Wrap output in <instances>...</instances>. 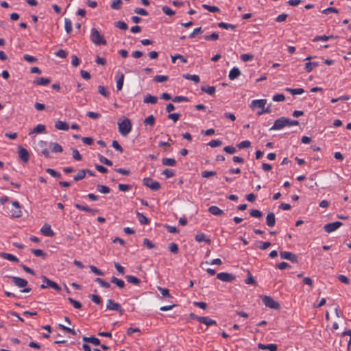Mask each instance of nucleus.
<instances>
[{"mask_svg": "<svg viewBox=\"0 0 351 351\" xmlns=\"http://www.w3.org/2000/svg\"><path fill=\"white\" fill-rule=\"evenodd\" d=\"M299 121L298 120H291L285 117H282L279 119H277L272 127L270 128V130H279L287 126H292V125H298Z\"/></svg>", "mask_w": 351, "mask_h": 351, "instance_id": "f257e3e1", "label": "nucleus"}, {"mask_svg": "<svg viewBox=\"0 0 351 351\" xmlns=\"http://www.w3.org/2000/svg\"><path fill=\"white\" fill-rule=\"evenodd\" d=\"M118 128L119 133L122 136H126L132 130L131 121L125 118L122 121L118 122Z\"/></svg>", "mask_w": 351, "mask_h": 351, "instance_id": "f03ea898", "label": "nucleus"}, {"mask_svg": "<svg viewBox=\"0 0 351 351\" xmlns=\"http://www.w3.org/2000/svg\"><path fill=\"white\" fill-rule=\"evenodd\" d=\"M91 41L96 45H106V40H105L103 35H101L99 31L95 28L91 29L90 36Z\"/></svg>", "mask_w": 351, "mask_h": 351, "instance_id": "7ed1b4c3", "label": "nucleus"}, {"mask_svg": "<svg viewBox=\"0 0 351 351\" xmlns=\"http://www.w3.org/2000/svg\"><path fill=\"white\" fill-rule=\"evenodd\" d=\"M11 278L16 286H17L19 288H24L23 290L21 291V292L28 293L31 291V288L25 287L27 285V281L25 279L16 276H11Z\"/></svg>", "mask_w": 351, "mask_h": 351, "instance_id": "20e7f679", "label": "nucleus"}, {"mask_svg": "<svg viewBox=\"0 0 351 351\" xmlns=\"http://www.w3.org/2000/svg\"><path fill=\"white\" fill-rule=\"evenodd\" d=\"M43 281L45 284L41 285L40 288L41 289H46L48 287H51L54 290L57 291H61V287L54 281L51 280L50 279L47 278L46 276H43L41 277Z\"/></svg>", "mask_w": 351, "mask_h": 351, "instance_id": "39448f33", "label": "nucleus"}, {"mask_svg": "<svg viewBox=\"0 0 351 351\" xmlns=\"http://www.w3.org/2000/svg\"><path fill=\"white\" fill-rule=\"evenodd\" d=\"M37 152L42 155H43L45 158H51V155L49 149H47V142L45 141H39L37 145Z\"/></svg>", "mask_w": 351, "mask_h": 351, "instance_id": "423d86ee", "label": "nucleus"}, {"mask_svg": "<svg viewBox=\"0 0 351 351\" xmlns=\"http://www.w3.org/2000/svg\"><path fill=\"white\" fill-rule=\"evenodd\" d=\"M263 304L270 308L278 310L280 308V304L276 302L271 297L265 295L262 298Z\"/></svg>", "mask_w": 351, "mask_h": 351, "instance_id": "0eeeda50", "label": "nucleus"}, {"mask_svg": "<svg viewBox=\"0 0 351 351\" xmlns=\"http://www.w3.org/2000/svg\"><path fill=\"white\" fill-rule=\"evenodd\" d=\"M143 184L153 191H158L160 188V184L150 178H145L143 180Z\"/></svg>", "mask_w": 351, "mask_h": 351, "instance_id": "6e6552de", "label": "nucleus"}, {"mask_svg": "<svg viewBox=\"0 0 351 351\" xmlns=\"http://www.w3.org/2000/svg\"><path fill=\"white\" fill-rule=\"evenodd\" d=\"M106 308L107 309L116 311L119 312L120 314H123V309L119 303L114 302L111 299L107 300Z\"/></svg>", "mask_w": 351, "mask_h": 351, "instance_id": "1a4fd4ad", "label": "nucleus"}, {"mask_svg": "<svg viewBox=\"0 0 351 351\" xmlns=\"http://www.w3.org/2000/svg\"><path fill=\"white\" fill-rule=\"evenodd\" d=\"M342 225H343L342 222L335 221L333 223H329L326 224L324 226V229L327 233H331L332 232H334L335 230L338 229Z\"/></svg>", "mask_w": 351, "mask_h": 351, "instance_id": "9d476101", "label": "nucleus"}, {"mask_svg": "<svg viewBox=\"0 0 351 351\" xmlns=\"http://www.w3.org/2000/svg\"><path fill=\"white\" fill-rule=\"evenodd\" d=\"M280 256L283 259H287L292 263H298V257L295 254L289 252H280Z\"/></svg>", "mask_w": 351, "mask_h": 351, "instance_id": "9b49d317", "label": "nucleus"}, {"mask_svg": "<svg viewBox=\"0 0 351 351\" xmlns=\"http://www.w3.org/2000/svg\"><path fill=\"white\" fill-rule=\"evenodd\" d=\"M217 278L223 282H231L235 279L234 275L226 272L219 273Z\"/></svg>", "mask_w": 351, "mask_h": 351, "instance_id": "f8f14e48", "label": "nucleus"}, {"mask_svg": "<svg viewBox=\"0 0 351 351\" xmlns=\"http://www.w3.org/2000/svg\"><path fill=\"white\" fill-rule=\"evenodd\" d=\"M19 157L21 159V160H23L24 162H28L29 158V154L28 151L26 149H25L22 147H19Z\"/></svg>", "mask_w": 351, "mask_h": 351, "instance_id": "ddd939ff", "label": "nucleus"}, {"mask_svg": "<svg viewBox=\"0 0 351 351\" xmlns=\"http://www.w3.org/2000/svg\"><path fill=\"white\" fill-rule=\"evenodd\" d=\"M41 233L47 237H53L54 232L51 230V226L48 223H45L40 229Z\"/></svg>", "mask_w": 351, "mask_h": 351, "instance_id": "4468645a", "label": "nucleus"}, {"mask_svg": "<svg viewBox=\"0 0 351 351\" xmlns=\"http://www.w3.org/2000/svg\"><path fill=\"white\" fill-rule=\"evenodd\" d=\"M267 103V100L264 99L253 100L250 104L252 108H260L263 109Z\"/></svg>", "mask_w": 351, "mask_h": 351, "instance_id": "2eb2a0df", "label": "nucleus"}, {"mask_svg": "<svg viewBox=\"0 0 351 351\" xmlns=\"http://www.w3.org/2000/svg\"><path fill=\"white\" fill-rule=\"evenodd\" d=\"M266 223L269 227H273L276 223V217L274 213H269L266 217Z\"/></svg>", "mask_w": 351, "mask_h": 351, "instance_id": "dca6fc26", "label": "nucleus"}, {"mask_svg": "<svg viewBox=\"0 0 351 351\" xmlns=\"http://www.w3.org/2000/svg\"><path fill=\"white\" fill-rule=\"evenodd\" d=\"M45 131H46L45 125H43V124H38L33 130H32L29 132V135H31L32 134L45 133Z\"/></svg>", "mask_w": 351, "mask_h": 351, "instance_id": "f3484780", "label": "nucleus"}, {"mask_svg": "<svg viewBox=\"0 0 351 351\" xmlns=\"http://www.w3.org/2000/svg\"><path fill=\"white\" fill-rule=\"evenodd\" d=\"M197 320L200 323H202L207 326H211L213 324H216V322L208 317H201L200 318H197Z\"/></svg>", "mask_w": 351, "mask_h": 351, "instance_id": "a211bd4d", "label": "nucleus"}, {"mask_svg": "<svg viewBox=\"0 0 351 351\" xmlns=\"http://www.w3.org/2000/svg\"><path fill=\"white\" fill-rule=\"evenodd\" d=\"M240 75H241L240 70L237 67H234L229 72L228 77L230 80H234L236 78H237Z\"/></svg>", "mask_w": 351, "mask_h": 351, "instance_id": "6ab92c4d", "label": "nucleus"}, {"mask_svg": "<svg viewBox=\"0 0 351 351\" xmlns=\"http://www.w3.org/2000/svg\"><path fill=\"white\" fill-rule=\"evenodd\" d=\"M208 211L215 216H221L223 215V211L216 206H211L208 208Z\"/></svg>", "mask_w": 351, "mask_h": 351, "instance_id": "aec40b11", "label": "nucleus"}, {"mask_svg": "<svg viewBox=\"0 0 351 351\" xmlns=\"http://www.w3.org/2000/svg\"><path fill=\"white\" fill-rule=\"evenodd\" d=\"M83 341L86 343H90L95 346H99L100 345V340L98 338H96L95 337H84L82 338Z\"/></svg>", "mask_w": 351, "mask_h": 351, "instance_id": "412c9836", "label": "nucleus"}, {"mask_svg": "<svg viewBox=\"0 0 351 351\" xmlns=\"http://www.w3.org/2000/svg\"><path fill=\"white\" fill-rule=\"evenodd\" d=\"M55 128L58 130L66 131L69 130V126L66 122L58 121L55 124Z\"/></svg>", "mask_w": 351, "mask_h": 351, "instance_id": "4be33fe9", "label": "nucleus"}, {"mask_svg": "<svg viewBox=\"0 0 351 351\" xmlns=\"http://www.w3.org/2000/svg\"><path fill=\"white\" fill-rule=\"evenodd\" d=\"M0 256L5 259H7L10 261H12V262H15V263H18L19 261V260L17 257H16L15 256H14L11 254L1 252V253H0Z\"/></svg>", "mask_w": 351, "mask_h": 351, "instance_id": "5701e85b", "label": "nucleus"}, {"mask_svg": "<svg viewBox=\"0 0 351 351\" xmlns=\"http://www.w3.org/2000/svg\"><path fill=\"white\" fill-rule=\"evenodd\" d=\"M49 147L54 153H61L63 151L62 147L58 143H50Z\"/></svg>", "mask_w": 351, "mask_h": 351, "instance_id": "b1692460", "label": "nucleus"}, {"mask_svg": "<svg viewBox=\"0 0 351 351\" xmlns=\"http://www.w3.org/2000/svg\"><path fill=\"white\" fill-rule=\"evenodd\" d=\"M157 101H158L157 97L152 96L150 94H147V95H145V97H144V100H143L144 103L152 104H156Z\"/></svg>", "mask_w": 351, "mask_h": 351, "instance_id": "393cba45", "label": "nucleus"}, {"mask_svg": "<svg viewBox=\"0 0 351 351\" xmlns=\"http://www.w3.org/2000/svg\"><path fill=\"white\" fill-rule=\"evenodd\" d=\"M51 82V80L47 77H38L36 80L34 81V84L37 85H48Z\"/></svg>", "mask_w": 351, "mask_h": 351, "instance_id": "a878e982", "label": "nucleus"}, {"mask_svg": "<svg viewBox=\"0 0 351 351\" xmlns=\"http://www.w3.org/2000/svg\"><path fill=\"white\" fill-rule=\"evenodd\" d=\"M201 90L202 92L208 93L210 95H213L215 93V86H201Z\"/></svg>", "mask_w": 351, "mask_h": 351, "instance_id": "bb28decb", "label": "nucleus"}, {"mask_svg": "<svg viewBox=\"0 0 351 351\" xmlns=\"http://www.w3.org/2000/svg\"><path fill=\"white\" fill-rule=\"evenodd\" d=\"M86 174V170L81 169L77 172L76 176H74L73 180L75 182L80 181L85 178Z\"/></svg>", "mask_w": 351, "mask_h": 351, "instance_id": "cd10ccee", "label": "nucleus"}, {"mask_svg": "<svg viewBox=\"0 0 351 351\" xmlns=\"http://www.w3.org/2000/svg\"><path fill=\"white\" fill-rule=\"evenodd\" d=\"M111 282L115 284L120 289H123L125 287L124 281L114 276L111 278Z\"/></svg>", "mask_w": 351, "mask_h": 351, "instance_id": "c85d7f7f", "label": "nucleus"}, {"mask_svg": "<svg viewBox=\"0 0 351 351\" xmlns=\"http://www.w3.org/2000/svg\"><path fill=\"white\" fill-rule=\"evenodd\" d=\"M195 239L197 242L205 241L207 243H210V240L207 239L204 233H199L196 234Z\"/></svg>", "mask_w": 351, "mask_h": 351, "instance_id": "c756f323", "label": "nucleus"}, {"mask_svg": "<svg viewBox=\"0 0 351 351\" xmlns=\"http://www.w3.org/2000/svg\"><path fill=\"white\" fill-rule=\"evenodd\" d=\"M125 278L129 283H132L135 285H138L141 282L140 279L134 276L128 275L125 276Z\"/></svg>", "mask_w": 351, "mask_h": 351, "instance_id": "7c9ffc66", "label": "nucleus"}, {"mask_svg": "<svg viewBox=\"0 0 351 351\" xmlns=\"http://www.w3.org/2000/svg\"><path fill=\"white\" fill-rule=\"evenodd\" d=\"M162 163L163 165L174 167L176 165V161L174 158H163Z\"/></svg>", "mask_w": 351, "mask_h": 351, "instance_id": "2f4dec72", "label": "nucleus"}, {"mask_svg": "<svg viewBox=\"0 0 351 351\" xmlns=\"http://www.w3.org/2000/svg\"><path fill=\"white\" fill-rule=\"evenodd\" d=\"M183 77L189 80H192L195 83H199L200 81L197 75L184 74Z\"/></svg>", "mask_w": 351, "mask_h": 351, "instance_id": "473e14b6", "label": "nucleus"}, {"mask_svg": "<svg viewBox=\"0 0 351 351\" xmlns=\"http://www.w3.org/2000/svg\"><path fill=\"white\" fill-rule=\"evenodd\" d=\"M155 120H156V119L154 117V115L151 114V115L148 116L146 119H145V120L143 121V123L145 125H150L151 127H153L155 123Z\"/></svg>", "mask_w": 351, "mask_h": 351, "instance_id": "72a5a7b5", "label": "nucleus"}, {"mask_svg": "<svg viewBox=\"0 0 351 351\" xmlns=\"http://www.w3.org/2000/svg\"><path fill=\"white\" fill-rule=\"evenodd\" d=\"M64 28L67 34H70L72 32V23L69 19H64Z\"/></svg>", "mask_w": 351, "mask_h": 351, "instance_id": "f704fd0d", "label": "nucleus"}, {"mask_svg": "<svg viewBox=\"0 0 351 351\" xmlns=\"http://www.w3.org/2000/svg\"><path fill=\"white\" fill-rule=\"evenodd\" d=\"M286 91L291 93L292 95H300L302 94L304 92V90L303 88H287L285 89Z\"/></svg>", "mask_w": 351, "mask_h": 351, "instance_id": "c9c22d12", "label": "nucleus"}, {"mask_svg": "<svg viewBox=\"0 0 351 351\" xmlns=\"http://www.w3.org/2000/svg\"><path fill=\"white\" fill-rule=\"evenodd\" d=\"M136 215H137L139 222L141 224H148L149 223V219L143 214L136 212Z\"/></svg>", "mask_w": 351, "mask_h": 351, "instance_id": "e433bc0d", "label": "nucleus"}, {"mask_svg": "<svg viewBox=\"0 0 351 351\" xmlns=\"http://www.w3.org/2000/svg\"><path fill=\"white\" fill-rule=\"evenodd\" d=\"M318 62H306L305 64V69L307 72H311L312 71V70L317 66H318Z\"/></svg>", "mask_w": 351, "mask_h": 351, "instance_id": "4c0bfd02", "label": "nucleus"}, {"mask_svg": "<svg viewBox=\"0 0 351 351\" xmlns=\"http://www.w3.org/2000/svg\"><path fill=\"white\" fill-rule=\"evenodd\" d=\"M97 191L101 193H109L110 191V189L105 185L98 184L97 186Z\"/></svg>", "mask_w": 351, "mask_h": 351, "instance_id": "58836bf2", "label": "nucleus"}, {"mask_svg": "<svg viewBox=\"0 0 351 351\" xmlns=\"http://www.w3.org/2000/svg\"><path fill=\"white\" fill-rule=\"evenodd\" d=\"M123 81H124V75L123 73H121L119 78L117 80V90H120L122 89L123 85Z\"/></svg>", "mask_w": 351, "mask_h": 351, "instance_id": "ea45409f", "label": "nucleus"}, {"mask_svg": "<svg viewBox=\"0 0 351 351\" xmlns=\"http://www.w3.org/2000/svg\"><path fill=\"white\" fill-rule=\"evenodd\" d=\"M217 25L220 28H223V29H234L236 28L235 25L226 23L223 22L219 23Z\"/></svg>", "mask_w": 351, "mask_h": 351, "instance_id": "a19ab883", "label": "nucleus"}, {"mask_svg": "<svg viewBox=\"0 0 351 351\" xmlns=\"http://www.w3.org/2000/svg\"><path fill=\"white\" fill-rule=\"evenodd\" d=\"M98 92L105 97H109L110 93L108 91L107 88L104 86H98Z\"/></svg>", "mask_w": 351, "mask_h": 351, "instance_id": "79ce46f5", "label": "nucleus"}, {"mask_svg": "<svg viewBox=\"0 0 351 351\" xmlns=\"http://www.w3.org/2000/svg\"><path fill=\"white\" fill-rule=\"evenodd\" d=\"M95 282L99 283L100 285V286L104 287V288L108 289L110 287V285L109 282H106L105 280H104L103 279H101L100 278H97L95 279Z\"/></svg>", "mask_w": 351, "mask_h": 351, "instance_id": "37998d69", "label": "nucleus"}, {"mask_svg": "<svg viewBox=\"0 0 351 351\" xmlns=\"http://www.w3.org/2000/svg\"><path fill=\"white\" fill-rule=\"evenodd\" d=\"M202 7L206 10L210 12H219V8L217 6H211L206 4H203Z\"/></svg>", "mask_w": 351, "mask_h": 351, "instance_id": "c03bdc74", "label": "nucleus"}, {"mask_svg": "<svg viewBox=\"0 0 351 351\" xmlns=\"http://www.w3.org/2000/svg\"><path fill=\"white\" fill-rule=\"evenodd\" d=\"M158 290L160 292V293L162 294V295L163 297H167V298H172V296L169 293V289H165V288H162L160 287H158Z\"/></svg>", "mask_w": 351, "mask_h": 351, "instance_id": "a18cd8bd", "label": "nucleus"}, {"mask_svg": "<svg viewBox=\"0 0 351 351\" xmlns=\"http://www.w3.org/2000/svg\"><path fill=\"white\" fill-rule=\"evenodd\" d=\"M250 214L252 217L256 218H261L263 217L262 212L257 209L251 210Z\"/></svg>", "mask_w": 351, "mask_h": 351, "instance_id": "49530a36", "label": "nucleus"}, {"mask_svg": "<svg viewBox=\"0 0 351 351\" xmlns=\"http://www.w3.org/2000/svg\"><path fill=\"white\" fill-rule=\"evenodd\" d=\"M72 155L73 158L77 161L82 160V157L80 154L79 151L75 148H72Z\"/></svg>", "mask_w": 351, "mask_h": 351, "instance_id": "de8ad7c7", "label": "nucleus"}, {"mask_svg": "<svg viewBox=\"0 0 351 351\" xmlns=\"http://www.w3.org/2000/svg\"><path fill=\"white\" fill-rule=\"evenodd\" d=\"M68 300L75 308L80 309L82 307V305L80 302L75 300L71 298H69Z\"/></svg>", "mask_w": 351, "mask_h": 351, "instance_id": "09e8293b", "label": "nucleus"}, {"mask_svg": "<svg viewBox=\"0 0 351 351\" xmlns=\"http://www.w3.org/2000/svg\"><path fill=\"white\" fill-rule=\"evenodd\" d=\"M46 172L55 178H59L61 177V174L60 173L57 172L56 171L51 168L46 169Z\"/></svg>", "mask_w": 351, "mask_h": 351, "instance_id": "8fccbe9b", "label": "nucleus"}, {"mask_svg": "<svg viewBox=\"0 0 351 351\" xmlns=\"http://www.w3.org/2000/svg\"><path fill=\"white\" fill-rule=\"evenodd\" d=\"M169 79V77L167 75H156L154 77V81L156 82H164L167 81Z\"/></svg>", "mask_w": 351, "mask_h": 351, "instance_id": "3c124183", "label": "nucleus"}, {"mask_svg": "<svg viewBox=\"0 0 351 351\" xmlns=\"http://www.w3.org/2000/svg\"><path fill=\"white\" fill-rule=\"evenodd\" d=\"M171 61L173 63H175L176 62V60L177 58H180V60L184 62V63H186L187 62V60L182 55H180V54H177V55H175V56H171Z\"/></svg>", "mask_w": 351, "mask_h": 351, "instance_id": "603ef678", "label": "nucleus"}, {"mask_svg": "<svg viewBox=\"0 0 351 351\" xmlns=\"http://www.w3.org/2000/svg\"><path fill=\"white\" fill-rule=\"evenodd\" d=\"M115 26H116V27H117L120 29H122V30H125L128 29V25L125 22L121 21H117L115 23Z\"/></svg>", "mask_w": 351, "mask_h": 351, "instance_id": "864d4df0", "label": "nucleus"}, {"mask_svg": "<svg viewBox=\"0 0 351 351\" xmlns=\"http://www.w3.org/2000/svg\"><path fill=\"white\" fill-rule=\"evenodd\" d=\"M208 145L211 147H219L222 145V141L220 140H218V139L217 140H212L208 143Z\"/></svg>", "mask_w": 351, "mask_h": 351, "instance_id": "5fc2aeb1", "label": "nucleus"}, {"mask_svg": "<svg viewBox=\"0 0 351 351\" xmlns=\"http://www.w3.org/2000/svg\"><path fill=\"white\" fill-rule=\"evenodd\" d=\"M169 250L173 253V254H178V251H179V249H178V246L176 243H171L169 244Z\"/></svg>", "mask_w": 351, "mask_h": 351, "instance_id": "6e6d98bb", "label": "nucleus"}, {"mask_svg": "<svg viewBox=\"0 0 351 351\" xmlns=\"http://www.w3.org/2000/svg\"><path fill=\"white\" fill-rule=\"evenodd\" d=\"M251 145V143L249 141H243L237 145L239 149L248 148Z\"/></svg>", "mask_w": 351, "mask_h": 351, "instance_id": "4d7b16f0", "label": "nucleus"}, {"mask_svg": "<svg viewBox=\"0 0 351 351\" xmlns=\"http://www.w3.org/2000/svg\"><path fill=\"white\" fill-rule=\"evenodd\" d=\"M216 174V171H204L202 172V176L205 178L215 176Z\"/></svg>", "mask_w": 351, "mask_h": 351, "instance_id": "13d9d810", "label": "nucleus"}, {"mask_svg": "<svg viewBox=\"0 0 351 351\" xmlns=\"http://www.w3.org/2000/svg\"><path fill=\"white\" fill-rule=\"evenodd\" d=\"M121 0H113L111 8L114 10H119L121 8Z\"/></svg>", "mask_w": 351, "mask_h": 351, "instance_id": "bf43d9fd", "label": "nucleus"}, {"mask_svg": "<svg viewBox=\"0 0 351 351\" xmlns=\"http://www.w3.org/2000/svg\"><path fill=\"white\" fill-rule=\"evenodd\" d=\"M254 56L252 54L245 53L241 56V60L243 62L252 60Z\"/></svg>", "mask_w": 351, "mask_h": 351, "instance_id": "052dcab7", "label": "nucleus"}, {"mask_svg": "<svg viewBox=\"0 0 351 351\" xmlns=\"http://www.w3.org/2000/svg\"><path fill=\"white\" fill-rule=\"evenodd\" d=\"M32 252L36 256H43L45 257L46 256V254L40 249H32Z\"/></svg>", "mask_w": 351, "mask_h": 351, "instance_id": "680f3d73", "label": "nucleus"}, {"mask_svg": "<svg viewBox=\"0 0 351 351\" xmlns=\"http://www.w3.org/2000/svg\"><path fill=\"white\" fill-rule=\"evenodd\" d=\"M89 268H90V271L92 272H93L94 274H95L96 275H98V276H104V274L100 269H99L97 267H96L95 266L90 265Z\"/></svg>", "mask_w": 351, "mask_h": 351, "instance_id": "e2e57ef3", "label": "nucleus"}, {"mask_svg": "<svg viewBox=\"0 0 351 351\" xmlns=\"http://www.w3.org/2000/svg\"><path fill=\"white\" fill-rule=\"evenodd\" d=\"M12 215L14 217H20L22 215V211L20 208H15L11 210Z\"/></svg>", "mask_w": 351, "mask_h": 351, "instance_id": "0e129e2a", "label": "nucleus"}, {"mask_svg": "<svg viewBox=\"0 0 351 351\" xmlns=\"http://www.w3.org/2000/svg\"><path fill=\"white\" fill-rule=\"evenodd\" d=\"M99 161L108 166L112 165V162L103 156H99Z\"/></svg>", "mask_w": 351, "mask_h": 351, "instance_id": "69168bd1", "label": "nucleus"}, {"mask_svg": "<svg viewBox=\"0 0 351 351\" xmlns=\"http://www.w3.org/2000/svg\"><path fill=\"white\" fill-rule=\"evenodd\" d=\"M162 11L164 13H165L168 16H173L175 14V12L173 11L168 6H163L162 8Z\"/></svg>", "mask_w": 351, "mask_h": 351, "instance_id": "338daca9", "label": "nucleus"}, {"mask_svg": "<svg viewBox=\"0 0 351 351\" xmlns=\"http://www.w3.org/2000/svg\"><path fill=\"white\" fill-rule=\"evenodd\" d=\"M218 38H219V34L216 32H213L210 35L204 36V39L206 40H216Z\"/></svg>", "mask_w": 351, "mask_h": 351, "instance_id": "774afa93", "label": "nucleus"}]
</instances>
